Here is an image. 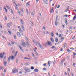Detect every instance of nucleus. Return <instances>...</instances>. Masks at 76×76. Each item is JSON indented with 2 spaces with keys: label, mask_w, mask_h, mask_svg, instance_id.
<instances>
[{
  "label": "nucleus",
  "mask_w": 76,
  "mask_h": 76,
  "mask_svg": "<svg viewBox=\"0 0 76 76\" xmlns=\"http://www.w3.org/2000/svg\"><path fill=\"white\" fill-rule=\"evenodd\" d=\"M11 10L12 13H13V10L12 9H11Z\"/></svg>",
  "instance_id": "obj_50"
},
{
  "label": "nucleus",
  "mask_w": 76,
  "mask_h": 76,
  "mask_svg": "<svg viewBox=\"0 0 76 76\" xmlns=\"http://www.w3.org/2000/svg\"><path fill=\"white\" fill-rule=\"evenodd\" d=\"M25 38L26 39H27V40H28V38H27V37H25Z\"/></svg>",
  "instance_id": "obj_53"
},
{
  "label": "nucleus",
  "mask_w": 76,
  "mask_h": 76,
  "mask_svg": "<svg viewBox=\"0 0 76 76\" xmlns=\"http://www.w3.org/2000/svg\"><path fill=\"white\" fill-rule=\"evenodd\" d=\"M0 57L1 58H3V54H2V53H0Z\"/></svg>",
  "instance_id": "obj_14"
},
{
  "label": "nucleus",
  "mask_w": 76,
  "mask_h": 76,
  "mask_svg": "<svg viewBox=\"0 0 76 76\" xmlns=\"http://www.w3.org/2000/svg\"><path fill=\"white\" fill-rule=\"evenodd\" d=\"M29 63L28 62L24 64V65H29Z\"/></svg>",
  "instance_id": "obj_25"
},
{
  "label": "nucleus",
  "mask_w": 76,
  "mask_h": 76,
  "mask_svg": "<svg viewBox=\"0 0 76 76\" xmlns=\"http://www.w3.org/2000/svg\"><path fill=\"white\" fill-rule=\"evenodd\" d=\"M17 34L18 37H21V35L20 34V33L19 32H18L17 33Z\"/></svg>",
  "instance_id": "obj_11"
},
{
  "label": "nucleus",
  "mask_w": 76,
  "mask_h": 76,
  "mask_svg": "<svg viewBox=\"0 0 76 76\" xmlns=\"http://www.w3.org/2000/svg\"><path fill=\"white\" fill-rule=\"evenodd\" d=\"M4 66H6L7 65V62L5 61H4Z\"/></svg>",
  "instance_id": "obj_21"
},
{
  "label": "nucleus",
  "mask_w": 76,
  "mask_h": 76,
  "mask_svg": "<svg viewBox=\"0 0 76 76\" xmlns=\"http://www.w3.org/2000/svg\"><path fill=\"white\" fill-rule=\"evenodd\" d=\"M7 26H8V27L9 28H10V25L9 24V23H8L7 24Z\"/></svg>",
  "instance_id": "obj_32"
},
{
  "label": "nucleus",
  "mask_w": 76,
  "mask_h": 76,
  "mask_svg": "<svg viewBox=\"0 0 76 76\" xmlns=\"http://www.w3.org/2000/svg\"><path fill=\"white\" fill-rule=\"evenodd\" d=\"M15 53V50H13L12 52V55L13 54H14V53Z\"/></svg>",
  "instance_id": "obj_35"
},
{
  "label": "nucleus",
  "mask_w": 76,
  "mask_h": 76,
  "mask_svg": "<svg viewBox=\"0 0 76 76\" xmlns=\"http://www.w3.org/2000/svg\"><path fill=\"white\" fill-rule=\"evenodd\" d=\"M11 43L12 44H14L15 43L13 42H12Z\"/></svg>",
  "instance_id": "obj_64"
},
{
  "label": "nucleus",
  "mask_w": 76,
  "mask_h": 76,
  "mask_svg": "<svg viewBox=\"0 0 76 76\" xmlns=\"http://www.w3.org/2000/svg\"><path fill=\"white\" fill-rule=\"evenodd\" d=\"M20 21L21 22V23L22 24V25H24V23H23V20H22V19H21Z\"/></svg>",
  "instance_id": "obj_19"
},
{
  "label": "nucleus",
  "mask_w": 76,
  "mask_h": 76,
  "mask_svg": "<svg viewBox=\"0 0 76 76\" xmlns=\"http://www.w3.org/2000/svg\"><path fill=\"white\" fill-rule=\"evenodd\" d=\"M22 43L21 44V45L24 48L26 47V44L25 42L23 41H22Z\"/></svg>",
  "instance_id": "obj_3"
},
{
  "label": "nucleus",
  "mask_w": 76,
  "mask_h": 76,
  "mask_svg": "<svg viewBox=\"0 0 76 76\" xmlns=\"http://www.w3.org/2000/svg\"><path fill=\"white\" fill-rule=\"evenodd\" d=\"M43 70L44 71H45V70H47V68H43Z\"/></svg>",
  "instance_id": "obj_39"
},
{
  "label": "nucleus",
  "mask_w": 76,
  "mask_h": 76,
  "mask_svg": "<svg viewBox=\"0 0 76 76\" xmlns=\"http://www.w3.org/2000/svg\"><path fill=\"white\" fill-rule=\"evenodd\" d=\"M75 36H74L72 37V39H75Z\"/></svg>",
  "instance_id": "obj_56"
},
{
  "label": "nucleus",
  "mask_w": 76,
  "mask_h": 76,
  "mask_svg": "<svg viewBox=\"0 0 76 76\" xmlns=\"http://www.w3.org/2000/svg\"><path fill=\"white\" fill-rule=\"evenodd\" d=\"M19 31L20 33H21V35H23V31L20 29L19 30Z\"/></svg>",
  "instance_id": "obj_9"
},
{
  "label": "nucleus",
  "mask_w": 76,
  "mask_h": 76,
  "mask_svg": "<svg viewBox=\"0 0 76 76\" xmlns=\"http://www.w3.org/2000/svg\"><path fill=\"white\" fill-rule=\"evenodd\" d=\"M15 8H16V9H17V10H19V8H18V7H17V6H15Z\"/></svg>",
  "instance_id": "obj_37"
},
{
  "label": "nucleus",
  "mask_w": 76,
  "mask_h": 76,
  "mask_svg": "<svg viewBox=\"0 0 76 76\" xmlns=\"http://www.w3.org/2000/svg\"><path fill=\"white\" fill-rule=\"evenodd\" d=\"M8 32L9 34H11V35H12V32H11V31H8Z\"/></svg>",
  "instance_id": "obj_36"
},
{
  "label": "nucleus",
  "mask_w": 76,
  "mask_h": 76,
  "mask_svg": "<svg viewBox=\"0 0 76 76\" xmlns=\"http://www.w3.org/2000/svg\"><path fill=\"white\" fill-rule=\"evenodd\" d=\"M63 61H61L60 63V65L61 66L63 65Z\"/></svg>",
  "instance_id": "obj_24"
},
{
  "label": "nucleus",
  "mask_w": 76,
  "mask_h": 76,
  "mask_svg": "<svg viewBox=\"0 0 76 76\" xmlns=\"http://www.w3.org/2000/svg\"><path fill=\"white\" fill-rule=\"evenodd\" d=\"M35 53L36 54V55L37 56H38V53H37V52H36Z\"/></svg>",
  "instance_id": "obj_42"
},
{
  "label": "nucleus",
  "mask_w": 76,
  "mask_h": 76,
  "mask_svg": "<svg viewBox=\"0 0 76 76\" xmlns=\"http://www.w3.org/2000/svg\"><path fill=\"white\" fill-rule=\"evenodd\" d=\"M27 15H29V12H28H28H27Z\"/></svg>",
  "instance_id": "obj_61"
},
{
  "label": "nucleus",
  "mask_w": 76,
  "mask_h": 76,
  "mask_svg": "<svg viewBox=\"0 0 76 76\" xmlns=\"http://www.w3.org/2000/svg\"><path fill=\"white\" fill-rule=\"evenodd\" d=\"M51 64V62L50 61H49L48 62V64L49 65L48 66V67H50V64Z\"/></svg>",
  "instance_id": "obj_15"
},
{
  "label": "nucleus",
  "mask_w": 76,
  "mask_h": 76,
  "mask_svg": "<svg viewBox=\"0 0 76 76\" xmlns=\"http://www.w3.org/2000/svg\"><path fill=\"white\" fill-rule=\"evenodd\" d=\"M50 39H51V41H52V42H54V39H53V38H51Z\"/></svg>",
  "instance_id": "obj_26"
},
{
  "label": "nucleus",
  "mask_w": 76,
  "mask_h": 76,
  "mask_svg": "<svg viewBox=\"0 0 76 76\" xmlns=\"http://www.w3.org/2000/svg\"><path fill=\"white\" fill-rule=\"evenodd\" d=\"M55 24L56 26H57V25H58V23L57 22H55Z\"/></svg>",
  "instance_id": "obj_29"
},
{
  "label": "nucleus",
  "mask_w": 76,
  "mask_h": 76,
  "mask_svg": "<svg viewBox=\"0 0 76 76\" xmlns=\"http://www.w3.org/2000/svg\"><path fill=\"white\" fill-rule=\"evenodd\" d=\"M51 11H52V12L53 11V8L52 7V9L51 10Z\"/></svg>",
  "instance_id": "obj_63"
},
{
  "label": "nucleus",
  "mask_w": 76,
  "mask_h": 76,
  "mask_svg": "<svg viewBox=\"0 0 76 76\" xmlns=\"http://www.w3.org/2000/svg\"><path fill=\"white\" fill-rule=\"evenodd\" d=\"M30 22H31V26H33V23H32L31 21Z\"/></svg>",
  "instance_id": "obj_44"
},
{
  "label": "nucleus",
  "mask_w": 76,
  "mask_h": 76,
  "mask_svg": "<svg viewBox=\"0 0 76 76\" xmlns=\"http://www.w3.org/2000/svg\"><path fill=\"white\" fill-rule=\"evenodd\" d=\"M2 37L4 39H6V38L5 37H4V36H2Z\"/></svg>",
  "instance_id": "obj_38"
},
{
  "label": "nucleus",
  "mask_w": 76,
  "mask_h": 76,
  "mask_svg": "<svg viewBox=\"0 0 76 76\" xmlns=\"http://www.w3.org/2000/svg\"><path fill=\"white\" fill-rule=\"evenodd\" d=\"M38 71H39L38 69H34V72H38Z\"/></svg>",
  "instance_id": "obj_22"
},
{
  "label": "nucleus",
  "mask_w": 76,
  "mask_h": 76,
  "mask_svg": "<svg viewBox=\"0 0 76 76\" xmlns=\"http://www.w3.org/2000/svg\"><path fill=\"white\" fill-rule=\"evenodd\" d=\"M73 56H76V53H75V52H73Z\"/></svg>",
  "instance_id": "obj_43"
},
{
  "label": "nucleus",
  "mask_w": 76,
  "mask_h": 76,
  "mask_svg": "<svg viewBox=\"0 0 76 76\" xmlns=\"http://www.w3.org/2000/svg\"><path fill=\"white\" fill-rule=\"evenodd\" d=\"M4 9L5 10V11L6 12H7V9H6V8L5 7V6H4Z\"/></svg>",
  "instance_id": "obj_20"
},
{
  "label": "nucleus",
  "mask_w": 76,
  "mask_h": 76,
  "mask_svg": "<svg viewBox=\"0 0 76 76\" xmlns=\"http://www.w3.org/2000/svg\"><path fill=\"white\" fill-rule=\"evenodd\" d=\"M26 6L28 7H29L30 6V3L29 2H28L26 3Z\"/></svg>",
  "instance_id": "obj_7"
},
{
  "label": "nucleus",
  "mask_w": 76,
  "mask_h": 76,
  "mask_svg": "<svg viewBox=\"0 0 76 76\" xmlns=\"http://www.w3.org/2000/svg\"><path fill=\"white\" fill-rule=\"evenodd\" d=\"M47 44V43H45V46H46Z\"/></svg>",
  "instance_id": "obj_62"
},
{
  "label": "nucleus",
  "mask_w": 76,
  "mask_h": 76,
  "mask_svg": "<svg viewBox=\"0 0 76 76\" xmlns=\"http://www.w3.org/2000/svg\"><path fill=\"white\" fill-rule=\"evenodd\" d=\"M8 45H10V42H8Z\"/></svg>",
  "instance_id": "obj_57"
},
{
  "label": "nucleus",
  "mask_w": 76,
  "mask_h": 76,
  "mask_svg": "<svg viewBox=\"0 0 76 76\" xmlns=\"http://www.w3.org/2000/svg\"><path fill=\"white\" fill-rule=\"evenodd\" d=\"M26 44L28 47H29V46H30L29 44V43L28 42H26Z\"/></svg>",
  "instance_id": "obj_33"
},
{
  "label": "nucleus",
  "mask_w": 76,
  "mask_h": 76,
  "mask_svg": "<svg viewBox=\"0 0 76 76\" xmlns=\"http://www.w3.org/2000/svg\"><path fill=\"white\" fill-rule=\"evenodd\" d=\"M12 1L14 4H15L16 3L15 2V0H12Z\"/></svg>",
  "instance_id": "obj_40"
},
{
  "label": "nucleus",
  "mask_w": 76,
  "mask_h": 76,
  "mask_svg": "<svg viewBox=\"0 0 76 76\" xmlns=\"http://www.w3.org/2000/svg\"><path fill=\"white\" fill-rule=\"evenodd\" d=\"M24 59H25L26 60H27L28 59V58H26V57H25L24 58Z\"/></svg>",
  "instance_id": "obj_51"
},
{
  "label": "nucleus",
  "mask_w": 76,
  "mask_h": 76,
  "mask_svg": "<svg viewBox=\"0 0 76 76\" xmlns=\"http://www.w3.org/2000/svg\"><path fill=\"white\" fill-rule=\"evenodd\" d=\"M19 48H20V50H21L23 52V53H24V51H23V49H22V47H21V46H20V45H19Z\"/></svg>",
  "instance_id": "obj_8"
},
{
  "label": "nucleus",
  "mask_w": 76,
  "mask_h": 76,
  "mask_svg": "<svg viewBox=\"0 0 76 76\" xmlns=\"http://www.w3.org/2000/svg\"><path fill=\"white\" fill-rule=\"evenodd\" d=\"M54 48H55V46H54L51 47L52 49H53Z\"/></svg>",
  "instance_id": "obj_45"
},
{
  "label": "nucleus",
  "mask_w": 76,
  "mask_h": 76,
  "mask_svg": "<svg viewBox=\"0 0 76 76\" xmlns=\"http://www.w3.org/2000/svg\"><path fill=\"white\" fill-rule=\"evenodd\" d=\"M0 27L1 28H3V27H2V25L1 24H0Z\"/></svg>",
  "instance_id": "obj_46"
},
{
  "label": "nucleus",
  "mask_w": 76,
  "mask_h": 76,
  "mask_svg": "<svg viewBox=\"0 0 76 76\" xmlns=\"http://www.w3.org/2000/svg\"><path fill=\"white\" fill-rule=\"evenodd\" d=\"M46 63H45L43 64V66H46Z\"/></svg>",
  "instance_id": "obj_58"
},
{
  "label": "nucleus",
  "mask_w": 76,
  "mask_h": 76,
  "mask_svg": "<svg viewBox=\"0 0 76 76\" xmlns=\"http://www.w3.org/2000/svg\"><path fill=\"white\" fill-rule=\"evenodd\" d=\"M31 15H32L33 16H34V13H33V12H31Z\"/></svg>",
  "instance_id": "obj_49"
},
{
  "label": "nucleus",
  "mask_w": 76,
  "mask_h": 76,
  "mask_svg": "<svg viewBox=\"0 0 76 76\" xmlns=\"http://www.w3.org/2000/svg\"><path fill=\"white\" fill-rule=\"evenodd\" d=\"M55 42H58V38L57 37H56L55 38Z\"/></svg>",
  "instance_id": "obj_17"
},
{
  "label": "nucleus",
  "mask_w": 76,
  "mask_h": 76,
  "mask_svg": "<svg viewBox=\"0 0 76 76\" xmlns=\"http://www.w3.org/2000/svg\"><path fill=\"white\" fill-rule=\"evenodd\" d=\"M76 18V17L74 16L73 18V20H75Z\"/></svg>",
  "instance_id": "obj_41"
},
{
  "label": "nucleus",
  "mask_w": 76,
  "mask_h": 76,
  "mask_svg": "<svg viewBox=\"0 0 76 76\" xmlns=\"http://www.w3.org/2000/svg\"><path fill=\"white\" fill-rule=\"evenodd\" d=\"M21 11L22 12V13H23V8H21Z\"/></svg>",
  "instance_id": "obj_34"
},
{
  "label": "nucleus",
  "mask_w": 76,
  "mask_h": 76,
  "mask_svg": "<svg viewBox=\"0 0 76 76\" xmlns=\"http://www.w3.org/2000/svg\"><path fill=\"white\" fill-rule=\"evenodd\" d=\"M67 51L68 53H71V51L69 49H67Z\"/></svg>",
  "instance_id": "obj_23"
},
{
  "label": "nucleus",
  "mask_w": 76,
  "mask_h": 76,
  "mask_svg": "<svg viewBox=\"0 0 76 76\" xmlns=\"http://www.w3.org/2000/svg\"><path fill=\"white\" fill-rule=\"evenodd\" d=\"M49 34V32H48V31H46V34H47V35L48 34Z\"/></svg>",
  "instance_id": "obj_52"
},
{
  "label": "nucleus",
  "mask_w": 76,
  "mask_h": 76,
  "mask_svg": "<svg viewBox=\"0 0 76 76\" xmlns=\"http://www.w3.org/2000/svg\"><path fill=\"white\" fill-rule=\"evenodd\" d=\"M67 45V43H65L64 45V48H65L66 47V45Z\"/></svg>",
  "instance_id": "obj_30"
},
{
  "label": "nucleus",
  "mask_w": 76,
  "mask_h": 76,
  "mask_svg": "<svg viewBox=\"0 0 76 76\" xmlns=\"http://www.w3.org/2000/svg\"><path fill=\"white\" fill-rule=\"evenodd\" d=\"M6 7H7V8H8V9H9V10H11L10 9V7H9L8 6H6Z\"/></svg>",
  "instance_id": "obj_31"
},
{
  "label": "nucleus",
  "mask_w": 76,
  "mask_h": 76,
  "mask_svg": "<svg viewBox=\"0 0 76 76\" xmlns=\"http://www.w3.org/2000/svg\"><path fill=\"white\" fill-rule=\"evenodd\" d=\"M47 44L49 46H52V44L51 43V42L48 41H47Z\"/></svg>",
  "instance_id": "obj_6"
},
{
  "label": "nucleus",
  "mask_w": 76,
  "mask_h": 76,
  "mask_svg": "<svg viewBox=\"0 0 76 76\" xmlns=\"http://www.w3.org/2000/svg\"><path fill=\"white\" fill-rule=\"evenodd\" d=\"M65 23L66 24V25H68L67 18H65Z\"/></svg>",
  "instance_id": "obj_10"
},
{
  "label": "nucleus",
  "mask_w": 76,
  "mask_h": 76,
  "mask_svg": "<svg viewBox=\"0 0 76 76\" xmlns=\"http://www.w3.org/2000/svg\"><path fill=\"white\" fill-rule=\"evenodd\" d=\"M14 39H16V35H14Z\"/></svg>",
  "instance_id": "obj_28"
},
{
  "label": "nucleus",
  "mask_w": 76,
  "mask_h": 76,
  "mask_svg": "<svg viewBox=\"0 0 76 76\" xmlns=\"http://www.w3.org/2000/svg\"><path fill=\"white\" fill-rule=\"evenodd\" d=\"M52 37H53L54 36V32H52L51 33H50Z\"/></svg>",
  "instance_id": "obj_13"
},
{
  "label": "nucleus",
  "mask_w": 76,
  "mask_h": 76,
  "mask_svg": "<svg viewBox=\"0 0 76 76\" xmlns=\"http://www.w3.org/2000/svg\"><path fill=\"white\" fill-rule=\"evenodd\" d=\"M60 5H58L57 7V8L58 9H59V8H60Z\"/></svg>",
  "instance_id": "obj_48"
},
{
  "label": "nucleus",
  "mask_w": 76,
  "mask_h": 76,
  "mask_svg": "<svg viewBox=\"0 0 76 76\" xmlns=\"http://www.w3.org/2000/svg\"><path fill=\"white\" fill-rule=\"evenodd\" d=\"M58 18V16H56V20L55 21V22H57V20L58 19H57Z\"/></svg>",
  "instance_id": "obj_16"
},
{
  "label": "nucleus",
  "mask_w": 76,
  "mask_h": 76,
  "mask_svg": "<svg viewBox=\"0 0 76 76\" xmlns=\"http://www.w3.org/2000/svg\"><path fill=\"white\" fill-rule=\"evenodd\" d=\"M61 41L62 42V41H63V40H64V37H62L61 38Z\"/></svg>",
  "instance_id": "obj_18"
},
{
  "label": "nucleus",
  "mask_w": 76,
  "mask_h": 76,
  "mask_svg": "<svg viewBox=\"0 0 76 76\" xmlns=\"http://www.w3.org/2000/svg\"><path fill=\"white\" fill-rule=\"evenodd\" d=\"M69 29H72V26H70L69 27Z\"/></svg>",
  "instance_id": "obj_47"
},
{
  "label": "nucleus",
  "mask_w": 76,
  "mask_h": 76,
  "mask_svg": "<svg viewBox=\"0 0 76 76\" xmlns=\"http://www.w3.org/2000/svg\"><path fill=\"white\" fill-rule=\"evenodd\" d=\"M18 72V70L16 69H13L12 71V72L13 73H17Z\"/></svg>",
  "instance_id": "obj_5"
},
{
  "label": "nucleus",
  "mask_w": 76,
  "mask_h": 76,
  "mask_svg": "<svg viewBox=\"0 0 76 76\" xmlns=\"http://www.w3.org/2000/svg\"><path fill=\"white\" fill-rule=\"evenodd\" d=\"M61 42V41L59 42L58 43V44H60V43H61V42Z\"/></svg>",
  "instance_id": "obj_54"
},
{
  "label": "nucleus",
  "mask_w": 76,
  "mask_h": 76,
  "mask_svg": "<svg viewBox=\"0 0 76 76\" xmlns=\"http://www.w3.org/2000/svg\"><path fill=\"white\" fill-rule=\"evenodd\" d=\"M68 70L69 72H70V68H69L68 69Z\"/></svg>",
  "instance_id": "obj_60"
},
{
  "label": "nucleus",
  "mask_w": 76,
  "mask_h": 76,
  "mask_svg": "<svg viewBox=\"0 0 76 76\" xmlns=\"http://www.w3.org/2000/svg\"><path fill=\"white\" fill-rule=\"evenodd\" d=\"M37 42L38 44V45H39V47H40V48H41V49H44V48H43L42 46L41 45V44H40L39 41H37Z\"/></svg>",
  "instance_id": "obj_4"
},
{
  "label": "nucleus",
  "mask_w": 76,
  "mask_h": 76,
  "mask_svg": "<svg viewBox=\"0 0 76 76\" xmlns=\"http://www.w3.org/2000/svg\"><path fill=\"white\" fill-rule=\"evenodd\" d=\"M70 49L71 50H72H72H75V49L73 48H70Z\"/></svg>",
  "instance_id": "obj_59"
},
{
  "label": "nucleus",
  "mask_w": 76,
  "mask_h": 76,
  "mask_svg": "<svg viewBox=\"0 0 76 76\" xmlns=\"http://www.w3.org/2000/svg\"><path fill=\"white\" fill-rule=\"evenodd\" d=\"M44 3H46L47 2V0H44Z\"/></svg>",
  "instance_id": "obj_55"
},
{
  "label": "nucleus",
  "mask_w": 76,
  "mask_h": 76,
  "mask_svg": "<svg viewBox=\"0 0 76 76\" xmlns=\"http://www.w3.org/2000/svg\"><path fill=\"white\" fill-rule=\"evenodd\" d=\"M21 27L22 28V29L24 31H25V28H24V27L23 26V24H22V25L21 26Z\"/></svg>",
  "instance_id": "obj_12"
},
{
  "label": "nucleus",
  "mask_w": 76,
  "mask_h": 76,
  "mask_svg": "<svg viewBox=\"0 0 76 76\" xmlns=\"http://www.w3.org/2000/svg\"><path fill=\"white\" fill-rule=\"evenodd\" d=\"M24 70L26 71V72H25L26 73V72L27 73H29V72H30V69L29 68H24Z\"/></svg>",
  "instance_id": "obj_2"
},
{
  "label": "nucleus",
  "mask_w": 76,
  "mask_h": 76,
  "mask_svg": "<svg viewBox=\"0 0 76 76\" xmlns=\"http://www.w3.org/2000/svg\"><path fill=\"white\" fill-rule=\"evenodd\" d=\"M30 69L31 70H34V67L33 66H31Z\"/></svg>",
  "instance_id": "obj_27"
},
{
  "label": "nucleus",
  "mask_w": 76,
  "mask_h": 76,
  "mask_svg": "<svg viewBox=\"0 0 76 76\" xmlns=\"http://www.w3.org/2000/svg\"><path fill=\"white\" fill-rule=\"evenodd\" d=\"M11 59V60H13L14 59V56H10L8 59V62H10V60Z\"/></svg>",
  "instance_id": "obj_1"
}]
</instances>
